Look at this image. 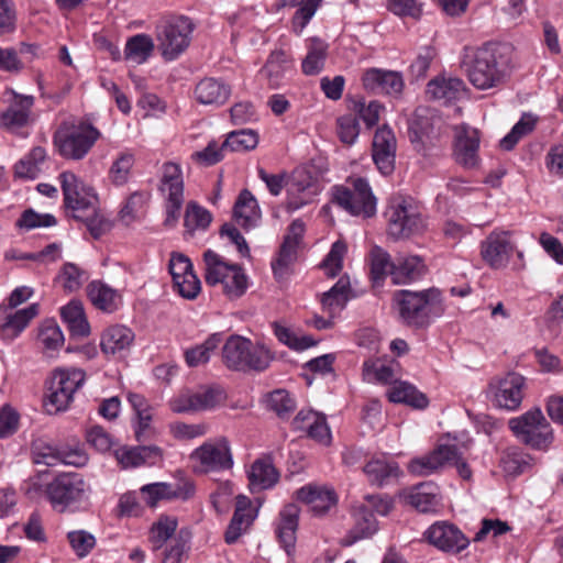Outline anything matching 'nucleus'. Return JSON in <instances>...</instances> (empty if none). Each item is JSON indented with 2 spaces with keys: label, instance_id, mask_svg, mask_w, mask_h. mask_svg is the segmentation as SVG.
<instances>
[{
  "label": "nucleus",
  "instance_id": "obj_1",
  "mask_svg": "<svg viewBox=\"0 0 563 563\" xmlns=\"http://www.w3.org/2000/svg\"><path fill=\"white\" fill-rule=\"evenodd\" d=\"M461 67L470 82L479 90L498 87L505 81L508 71L506 58L493 45L464 48Z\"/></svg>",
  "mask_w": 563,
  "mask_h": 563
},
{
  "label": "nucleus",
  "instance_id": "obj_2",
  "mask_svg": "<svg viewBox=\"0 0 563 563\" xmlns=\"http://www.w3.org/2000/svg\"><path fill=\"white\" fill-rule=\"evenodd\" d=\"M205 279L208 285L221 284L224 294L236 299L244 295L246 276L242 264L230 263L212 250L203 253Z\"/></svg>",
  "mask_w": 563,
  "mask_h": 563
},
{
  "label": "nucleus",
  "instance_id": "obj_3",
  "mask_svg": "<svg viewBox=\"0 0 563 563\" xmlns=\"http://www.w3.org/2000/svg\"><path fill=\"white\" fill-rule=\"evenodd\" d=\"M385 214L387 232L395 240L420 234L427 228L419 207L411 198H394Z\"/></svg>",
  "mask_w": 563,
  "mask_h": 563
},
{
  "label": "nucleus",
  "instance_id": "obj_4",
  "mask_svg": "<svg viewBox=\"0 0 563 563\" xmlns=\"http://www.w3.org/2000/svg\"><path fill=\"white\" fill-rule=\"evenodd\" d=\"M508 424L520 442L534 450L547 451L554 440L552 427L539 408L511 418Z\"/></svg>",
  "mask_w": 563,
  "mask_h": 563
},
{
  "label": "nucleus",
  "instance_id": "obj_5",
  "mask_svg": "<svg viewBox=\"0 0 563 563\" xmlns=\"http://www.w3.org/2000/svg\"><path fill=\"white\" fill-rule=\"evenodd\" d=\"M194 29L192 21L184 15L163 20L156 26L157 46L165 60H174L187 49Z\"/></svg>",
  "mask_w": 563,
  "mask_h": 563
},
{
  "label": "nucleus",
  "instance_id": "obj_6",
  "mask_svg": "<svg viewBox=\"0 0 563 563\" xmlns=\"http://www.w3.org/2000/svg\"><path fill=\"white\" fill-rule=\"evenodd\" d=\"M440 300L438 289L422 291L398 290L394 294V302L400 319L409 327L422 328L429 324L430 307Z\"/></svg>",
  "mask_w": 563,
  "mask_h": 563
},
{
  "label": "nucleus",
  "instance_id": "obj_7",
  "mask_svg": "<svg viewBox=\"0 0 563 563\" xmlns=\"http://www.w3.org/2000/svg\"><path fill=\"white\" fill-rule=\"evenodd\" d=\"M100 136V132L89 123L60 126L53 141L58 154L73 161L82 159Z\"/></svg>",
  "mask_w": 563,
  "mask_h": 563
},
{
  "label": "nucleus",
  "instance_id": "obj_8",
  "mask_svg": "<svg viewBox=\"0 0 563 563\" xmlns=\"http://www.w3.org/2000/svg\"><path fill=\"white\" fill-rule=\"evenodd\" d=\"M352 187L335 186L332 189V201L352 216L364 219L376 214V197L368 183L363 178H355Z\"/></svg>",
  "mask_w": 563,
  "mask_h": 563
},
{
  "label": "nucleus",
  "instance_id": "obj_9",
  "mask_svg": "<svg viewBox=\"0 0 563 563\" xmlns=\"http://www.w3.org/2000/svg\"><path fill=\"white\" fill-rule=\"evenodd\" d=\"M85 382V373L80 369H56L47 386L44 408L54 415L68 408L76 390Z\"/></svg>",
  "mask_w": 563,
  "mask_h": 563
},
{
  "label": "nucleus",
  "instance_id": "obj_10",
  "mask_svg": "<svg viewBox=\"0 0 563 563\" xmlns=\"http://www.w3.org/2000/svg\"><path fill=\"white\" fill-rule=\"evenodd\" d=\"M286 208L296 211L313 203L321 192L319 180L307 166L296 167L285 184Z\"/></svg>",
  "mask_w": 563,
  "mask_h": 563
},
{
  "label": "nucleus",
  "instance_id": "obj_11",
  "mask_svg": "<svg viewBox=\"0 0 563 563\" xmlns=\"http://www.w3.org/2000/svg\"><path fill=\"white\" fill-rule=\"evenodd\" d=\"M88 486L78 473H60L47 484L45 493L52 507L64 512L70 505L81 501Z\"/></svg>",
  "mask_w": 563,
  "mask_h": 563
},
{
  "label": "nucleus",
  "instance_id": "obj_12",
  "mask_svg": "<svg viewBox=\"0 0 563 563\" xmlns=\"http://www.w3.org/2000/svg\"><path fill=\"white\" fill-rule=\"evenodd\" d=\"M33 461L36 464L55 466L57 464L81 467L88 462L87 454L79 448H59L47 439L38 438L32 442Z\"/></svg>",
  "mask_w": 563,
  "mask_h": 563
},
{
  "label": "nucleus",
  "instance_id": "obj_13",
  "mask_svg": "<svg viewBox=\"0 0 563 563\" xmlns=\"http://www.w3.org/2000/svg\"><path fill=\"white\" fill-rule=\"evenodd\" d=\"M60 186L64 195V203L71 211V216L81 217L84 212H93L98 198L90 187L71 172H63L59 175Z\"/></svg>",
  "mask_w": 563,
  "mask_h": 563
},
{
  "label": "nucleus",
  "instance_id": "obj_14",
  "mask_svg": "<svg viewBox=\"0 0 563 563\" xmlns=\"http://www.w3.org/2000/svg\"><path fill=\"white\" fill-rule=\"evenodd\" d=\"M423 537L431 545L450 554H457L470 545V539L462 530L445 520L431 525Z\"/></svg>",
  "mask_w": 563,
  "mask_h": 563
},
{
  "label": "nucleus",
  "instance_id": "obj_15",
  "mask_svg": "<svg viewBox=\"0 0 563 563\" xmlns=\"http://www.w3.org/2000/svg\"><path fill=\"white\" fill-rule=\"evenodd\" d=\"M198 473H210L229 470L233 462L225 441L206 442L190 454Z\"/></svg>",
  "mask_w": 563,
  "mask_h": 563
},
{
  "label": "nucleus",
  "instance_id": "obj_16",
  "mask_svg": "<svg viewBox=\"0 0 563 563\" xmlns=\"http://www.w3.org/2000/svg\"><path fill=\"white\" fill-rule=\"evenodd\" d=\"M479 249L483 261L489 267L499 269L507 266L516 244L509 231L494 230L481 242Z\"/></svg>",
  "mask_w": 563,
  "mask_h": 563
},
{
  "label": "nucleus",
  "instance_id": "obj_17",
  "mask_svg": "<svg viewBox=\"0 0 563 563\" xmlns=\"http://www.w3.org/2000/svg\"><path fill=\"white\" fill-rule=\"evenodd\" d=\"M246 188L241 189L234 203L232 217L219 229V236L227 245H233L241 256L246 254V240L242 233L246 230Z\"/></svg>",
  "mask_w": 563,
  "mask_h": 563
},
{
  "label": "nucleus",
  "instance_id": "obj_18",
  "mask_svg": "<svg viewBox=\"0 0 563 563\" xmlns=\"http://www.w3.org/2000/svg\"><path fill=\"white\" fill-rule=\"evenodd\" d=\"M453 459H456V446L439 444L429 453L410 460L407 468L415 476H429L450 465Z\"/></svg>",
  "mask_w": 563,
  "mask_h": 563
},
{
  "label": "nucleus",
  "instance_id": "obj_19",
  "mask_svg": "<svg viewBox=\"0 0 563 563\" xmlns=\"http://www.w3.org/2000/svg\"><path fill=\"white\" fill-rule=\"evenodd\" d=\"M525 377L517 373H508L496 384H490L494 404L506 410H516L523 398Z\"/></svg>",
  "mask_w": 563,
  "mask_h": 563
},
{
  "label": "nucleus",
  "instance_id": "obj_20",
  "mask_svg": "<svg viewBox=\"0 0 563 563\" xmlns=\"http://www.w3.org/2000/svg\"><path fill=\"white\" fill-rule=\"evenodd\" d=\"M397 142L388 126L379 128L373 137L372 156L377 169L385 176L395 169Z\"/></svg>",
  "mask_w": 563,
  "mask_h": 563
},
{
  "label": "nucleus",
  "instance_id": "obj_21",
  "mask_svg": "<svg viewBox=\"0 0 563 563\" xmlns=\"http://www.w3.org/2000/svg\"><path fill=\"white\" fill-rule=\"evenodd\" d=\"M363 87L372 92L393 97L401 95L405 81L402 74L395 70L368 68L362 77Z\"/></svg>",
  "mask_w": 563,
  "mask_h": 563
},
{
  "label": "nucleus",
  "instance_id": "obj_22",
  "mask_svg": "<svg viewBox=\"0 0 563 563\" xmlns=\"http://www.w3.org/2000/svg\"><path fill=\"white\" fill-rule=\"evenodd\" d=\"M454 133L455 161L466 168L475 167L478 164V131L466 124H460L454 128Z\"/></svg>",
  "mask_w": 563,
  "mask_h": 563
},
{
  "label": "nucleus",
  "instance_id": "obj_23",
  "mask_svg": "<svg viewBox=\"0 0 563 563\" xmlns=\"http://www.w3.org/2000/svg\"><path fill=\"white\" fill-rule=\"evenodd\" d=\"M195 494V485L190 481L177 483L175 485L168 483H152L141 488V495L144 503L150 507H155L162 500L181 499L188 500Z\"/></svg>",
  "mask_w": 563,
  "mask_h": 563
},
{
  "label": "nucleus",
  "instance_id": "obj_24",
  "mask_svg": "<svg viewBox=\"0 0 563 563\" xmlns=\"http://www.w3.org/2000/svg\"><path fill=\"white\" fill-rule=\"evenodd\" d=\"M135 334L126 325L114 324L108 327L101 334L100 347L107 357L123 358L133 345Z\"/></svg>",
  "mask_w": 563,
  "mask_h": 563
},
{
  "label": "nucleus",
  "instance_id": "obj_25",
  "mask_svg": "<svg viewBox=\"0 0 563 563\" xmlns=\"http://www.w3.org/2000/svg\"><path fill=\"white\" fill-rule=\"evenodd\" d=\"M435 115L428 108H419L415 111L409 123V139L415 150L426 153L431 145L434 132Z\"/></svg>",
  "mask_w": 563,
  "mask_h": 563
},
{
  "label": "nucleus",
  "instance_id": "obj_26",
  "mask_svg": "<svg viewBox=\"0 0 563 563\" xmlns=\"http://www.w3.org/2000/svg\"><path fill=\"white\" fill-rule=\"evenodd\" d=\"M292 428L303 431L312 440L329 445L332 440L325 417L313 410H300L292 420Z\"/></svg>",
  "mask_w": 563,
  "mask_h": 563
},
{
  "label": "nucleus",
  "instance_id": "obj_27",
  "mask_svg": "<svg viewBox=\"0 0 563 563\" xmlns=\"http://www.w3.org/2000/svg\"><path fill=\"white\" fill-rule=\"evenodd\" d=\"M12 309L0 306V333L4 340L15 339L38 313V306L32 303L26 308L11 312Z\"/></svg>",
  "mask_w": 563,
  "mask_h": 563
},
{
  "label": "nucleus",
  "instance_id": "obj_28",
  "mask_svg": "<svg viewBox=\"0 0 563 563\" xmlns=\"http://www.w3.org/2000/svg\"><path fill=\"white\" fill-rule=\"evenodd\" d=\"M12 95V103L8 110L0 115V125L8 130H14L27 125L34 104V97L31 95H19L14 91Z\"/></svg>",
  "mask_w": 563,
  "mask_h": 563
},
{
  "label": "nucleus",
  "instance_id": "obj_29",
  "mask_svg": "<svg viewBox=\"0 0 563 563\" xmlns=\"http://www.w3.org/2000/svg\"><path fill=\"white\" fill-rule=\"evenodd\" d=\"M300 509L296 504H288L279 512L276 525V536L287 554H291L296 544V531L298 528Z\"/></svg>",
  "mask_w": 563,
  "mask_h": 563
},
{
  "label": "nucleus",
  "instance_id": "obj_30",
  "mask_svg": "<svg viewBox=\"0 0 563 563\" xmlns=\"http://www.w3.org/2000/svg\"><path fill=\"white\" fill-rule=\"evenodd\" d=\"M296 497L309 505L311 510L318 516L328 512L338 501L335 492L332 488L317 485H307L299 488L296 492Z\"/></svg>",
  "mask_w": 563,
  "mask_h": 563
},
{
  "label": "nucleus",
  "instance_id": "obj_31",
  "mask_svg": "<svg viewBox=\"0 0 563 563\" xmlns=\"http://www.w3.org/2000/svg\"><path fill=\"white\" fill-rule=\"evenodd\" d=\"M467 88L464 81L457 77L439 76L429 81L427 95L444 103L460 100L466 95Z\"/></svg>",
  "mask_w": 563,
  "mask_h": 563
},
{
  "label": "nucleus",
  "instance_id": "obj_32",
  "mask_svg": "<svg viewBox=\"0 0 563 563\" xmlns=\"http://www.w3.org/2000/svg\"><path fill=\"white\" fill-rule=\"evenodd\" d=\"M279 481V473L273 464L271 456L256 460L249 472V489L265 490L273 488Z\"/></svg>",
  "mask_w": 563,
  "mask_h": 563
},
{
  "label": "nucleus",
  "instance_id": "obj_33",
  "mask_svg": "<svg viewBox=\"0 0 563 563\" xmlns=\"http://www.w3.org/2000/svg\"><path fill=\"white\" fill-rule=\"evenodd\" d=\"M427 267L421 257L417 255L399 256L391 271V282L395 285H406L424 276Z\"/></svg>",
  "mask_w": 563,
  "mask_h": 563
},
{
  "label": "nucleus",
  "instance_id": "obj_34",
  "mask_svg": "<svg viewBox=\"0 0 563 563\" xmlns=\"http://www.w3.org/2000/svg\"><path fill=\"white\" fill-rule=\"evenodd\" d=\"M363 471L368 481L378 486L387 484L390 479L398 478L401 473L398 464L385 455L368 461Z\"/></svg>",
  "mask_w": 563,
  "mask_h": 563
},
{
  "label": "nucleus",
  "instance_id": "obj_35",
  "mask_svg": "<svg viewBox=\"0 0 563 563\" xmlns=\"http://www.w3.org/2000/svg\"><path fill=\"white\" fill-rule=\"evenodd\" d=\"M387 397L391 402L406 404L417 409H423L428 406L427 396L405 380H395L387 389Z\"/></svg>",
  "mask_w": 563,
  "mask_h": 563
},
{
  "label": "nucleus",
  "instance_id": "obj_36",
  "mask_svg": "<svg viewBox=\"0 0 563 563\" xmlns=\"http://www.w3.org/2000/svg\"><path fill=\"white\" fill-rule=\"evenodd\" d=\"M407 500L421 512L435 511L440 505L439 487L431 482L419 484L408 493Z\"/></svg>",
  "mask_w": 563,
  "mask_h": 563
},
{
  "label": "nucleus",
  "instance_id": "obj_37",
  "mask_svg": "<svg viewBox=\"0 0 563 563\" xmlns=\"http://www.w3.org/2000/svg\"><path fill=\"white\" fill-rule=\"evenodd\" d=\"M306 48L307 54L301 63L302 73L308 76L318 75L324 67L329 45L319 37H310L306 41Z\"/></svg>",
  "mask_w": 563,
  "mask_h": 563
},
{
  "label": "nucleus",
  "instance_id": "obj_38",
  "mask_svg": "<svg viewBox=\"0 0 563 563\" xmlns=\"http://www.w3.org/2000/svg\"><path fill=\"white\" fill-rule=\"evenodd\" d=\"M223 364L231 371H244L246 368V338L232 334L222 346Z\"/></svg>",
  "mask_w": 563,
  "mask_h": 563
},
{
  "label": "nucleus",
  "instance_id": "obj_39",
  "mask_svg": "<svg viewBox=\"0 0 563 563\" xmlns=\"http://www.w3.org/2000/svg\"><path fill=\"white\" fill-rule=\"evenodd\" d=\"M197 100L202 104H223L229 96L230 88L214 78H205L198 82L195 89Z\"/></svg>",
  "mask_w": 563,
  "mask_h": 563
},
{
  "label": "nucleus",
  "instance_id": "obj_40",
  "mask_svg": "<svg viewBox=\"0 0 563 563\" xmlns=\"http://www.w3.org/2000/svg\"><path fill=\"white\" fill-rule=\"evenodd\" d=\"M354 525L347 534V545L372 537L378 529L377 520L367 507L360 506L353 512Z\"/></svg>",
  "mask_w": 563,
  "mask_h": 563
},
{
  "label": "nucleus",
  "instance_id": "obj_41",
  "mask_svg": "<svg viewBox=\"0 0 563 563\" xmlns=\"http://www.w3.org/2000/svg\"><path fill=\"white\" fill-rule=\"evenodd\" d=\"M292 67V57L284 49L271 53L262 73L273 87H279L288 70Z\"/></svg>",
  "mask_w": 563,
  "mask_h": 563
},
{
  "label": "nucleus",
  "instance_id": "obj_42",
  "mask_svg": "<svg viewBox=\"0 0 563 563\" xmlns=\"http://www.w3.org/2000/svg\"><path fill=\"white\" fill-rule=\"evenodd\" d=\"M88 297L93 306L102 311L113 312L118 309L119 294L101 282H91L88 285Z\"/></svg>",
  "mask_w": 563,
  "mask_h": 563
},
{
  "label": "nucleus",
  "instance_id": "obj_43",
  "mask_svg": "<svg viewBox=\"0 0 563 563\" xmlns=\"http://www.w3.org/2000/svg\"><path fill=\"white\" fill-rule=\"evenodd\" d=\"M60 314L73 335L87 336L89 334L90 327L79 301H70L62 308Z\"/></svg>",
  "mask_w": 563,
  "mask_h": 563
},
{
  "label": "nucleus",
  "instance_id": "obj_44",
  "mask_svg": "<svg viewBox=\"0 0 563 563\" xmlns=\"http://www.w3.org/2000/svg\"><path fill=\"white\" fill-rule=\"evenodd\" d=\"M362 375L363 379L367 383H380L391 386L395 380H398L396 378L395 365L385 364L379 361H365L362 367Z\"/></svg>",
  "mask_w": 563,
  "mask_h": 563
},
{
  "label": "nucleus",
  "instance_id": "obj_45",
  "mask_svg": "<svg viewBox=\"0 0 563 563\" xmlns=\"http://www.w3.org/2000/svg\"><path fill=\"white\" fill-rule=\"evenodd\" d=\"M222 342L221 333L210 334L201 344H198L185 352V360L188 366L196 367L209 362L211 353Z\"/></svg>",
  "mask_w": 563,
  "mask_h": 563
},
{
  "label": "nucleus",
  "instance_id": "obj_46",
  "mask_svg": "<svg viewBox=\"0 0 563 563\" xmlns=\"http://www.w3.org/2000/svg\"><path fill=\"white\" fill-rule=\"evenodd\" d=\"M347 294L349 283L344 279H339L330 290L322 295L321 303L323 311L333 317L343 310L349 299Z\"/></svg>",
  "mask_w": 563,
  "mask_h": 563
},
{
  "label": "nucleus",
  "instance_id": "obj_47",
  "mask_svg": "<svg viewBox=\"0 0 563 563\" xmlns=\"http://www.w3.org/2000/svg\"><path fill=\"white\" fill-rule=\"evenodd\" d=\"M159 188L166 197H184V180L179 165L172 162L163 165Z\"/></svg>",
  "mask_w": 563,
  "mask_h": 563
},
{
  "label": "nucleus",
  "instance_id": "obj_48",
  "mask_svg": "<svg viewBox=\"0 0 563 563\" xmlns=\"http://www.w3.org/2000/svg\"><path fill=\"white\" fill-rule=\"evenodd\" d=\"M153 49V40L146 34H137L126 42L124 55L128 60L142 64L151 56Z\"/></svg>",
  "mask_w": 563,
  "mask_h": 563
},
{
  "label": "nucleus",
  "instance_id": "obj_49",
  "mask_svg": "<svg viewBox=\"0 0 563 563\" xmlns=\"http://www.w3.org/2000/svg\"><path fill=\"white\" fill-rule=\"evenodd\" d=\"M297 247L290 242H283L278 256L272 262V269L278 282L285 280L291 274V266L297 260Z\"/></svg>",
  "mask_w": 563,
  "mask_h": 563
},
{
  "label": "nucleus",
  "instance_id": "obj_50",
  "mask_svg": "<svg viewBox=\"0 0 563 563\" xmlns=\"http://www.w3.org/2000/svg\"><path fill=\"white\" fill-rule=\"evenodd\" d=\"M212 221V214L198 203L190 201L185 212L186 233L192 235L196 230H206Z\"/></svg>",
  "mask_w": 563,
  "mask_h": 563
},
{
  "label": "nucleus",
  "instance_id": "obj_51",
  "mask_svg": "<svg viewBox=\"0 0 563 563\" xmlns=\"http://www.w3.org/2000/svg\"><path fill=\"white\" fill-rule=\"evenodd\" d=\"M266 407L279 418L288 417L296 409L294 397L286 389H276L265 396Z\"/></svg>",
  "mask_w": 563,
  "mask_h": 563
},
{
  "label": "nucleus",
  "instance_id": "obj_52",
  "mask_svg": "<svg viewBox=\"0 0 563 563\" xmlns=\"http://www.w3.org/2000/svg\"><path fill=\"white\" fill-rule=\"evenodd\" d=\"M192 394L197 411L213 409L225 399V393L219 386L201 387L197 391H192Z\"/></svg>",
  "mask_w": 563,
  "mask_h": 563
},
{
  "label": "nucleus",
  "instance_id": "obj_53",
  "mask_svg": "<svg viewBox=\"0 0 563 563\" xmlns=\"http://www.w3.org/2000/svg\"><path fill=\"white\" fill-rule=\"evenodd\" d=\"M134 155L130 152H122L113 161L110 170L109 178L115 186H122L128 183L132 167L134 165Z\"/></svg>",
  "mask_w": 563,
  "mask_h": 563
},
{
  "label": "nucleus",
  "instance_id": "obj_54",
  "mask_svg": "<svg viewBox=\"0 0 563 563\" xmlns=\"http://www.w3.org/2000/svg\"><path fill=\"white\" fill-rule=\"evenodd\" d=\"M371 275L374 282L384 279L387 275L391 277L395 263L390 261L389 254L379 246L371 250Z\"/></svg>",
  "mask_w": 563,
  "mask_h": 563
},
{
  "label": "nucleus",
  "instance_id": "obj_55",
  "mask_svg": "<svg viewBox=\"0 0 563 563\" xmlns=\"http://www.w3.org/2000/svg\"><path fill=\"white\" fill-rule=\"evenodd\" d=\"M536 125V118L531 114H523L512 126L511 131L500 140V147L510 151L518 141L530 133Z\"/></svg>",
  "mask_w": 563,
  "mask_h": 563
},
{
  "label": "nucleus",
  "instance_id": "obj_56",
  "mask_svg": "<svg viewBox=\"0 0 563 563\" xmlns=\"http://www.w3.org/2000/svg\"><path fill=\"white\" fill-rule=\"evenodd\" d=\"M531 456L523 453L519 449L508 450L503 459L501 464L508 474L518 475L527 471L531 466Z\"/></svg>",
  "mask_w": 563,
  "mask_h": 563
},
{
  "label": "nucleus",
  "instance_id": "obj_57",
  "mask_svg": "<svg viewBox=\"0 0 563 563\" xmlns=\"http://www.w3.org/2000/svg\"><path fill=\"white\" fill-rule=\"evenodd\" d=\"M67 540L74 553L79 558H86L96 547V538L86 530H74L67 533Z\"/></svg>",
  "mask_w": 563,
  "mask_h": 563
},
{
  "label": "nucleus",
  "instance_id": "obj_58",
  "mask_svg": "<svg viewBox=\"0 0 563 563\" xmlns=\"http://www.w3.org/2000/svg\"><path fill=\"white\" fill-rule=\"evenodd\" d=\"M246 518V498L239 495L236 498V508L228 526L224 540L228 544L234 543L242 533V523Z\"/></svg>",
  "mask_w": 563,
  "mask_h": 563
},
{
  "label": "nucleus",
  "instance_id": "obj_59",
  "mask_svg": "<svg viewBox=\"0 0 563 563\" xmlns=\"http://www.w3.org/2000/svg\"><path fill=\"white\" fill-rule=\"evenodd\" d=\"M336 133L340 141L346 145H352L358 137L360 124L353 114H344L336 119Z\"/></svg>",
  "mask_w": 563,
  "mask_h": 563
},
{
  "label": "nucleus",
  "instance_id": "obj_60",
  "mask_svg": "<svg viewBox=\"0 0 563 563\" xmlns=\"http://www.w3.org/2000/svg\"><path fill=\"white\" fill-rule=\"evenodd\" d=\"M435 55L437 52L433 46L426 45L420 47L416 58L409 67L410 75L416 79L424 78Z\"/></svg>",
  "mask_w": 563,
  "mask_h": 563
},
{
  "label": "nucleus",
  "instance_id": "obj_61",
  "mask_svg": "<svg viewBox=\"0 0 563 563\" xmlns=\"http://www.w3.org/2000/svg\"><path fill=\"white\" fill-rule=\"evenodd\" d=\"M346 245L342 241L332 244L330 252L322 262V268L329 277H335L342 269Z\"/></svg>",
  "mask_w": 563,
  "mask_h": 563
},
{
  "label": "nucleus",
  "instance_id": "obj_62",
  "mask_svg": "<svg viewBox=\"0 0 563 563\" xmlns=\"http://www.w3.org/2000/svg\"><path fill=\"white\" fill-rule=\"evenodd\" d=\"M38 341L46 350L56 351L64 344V335L56 323L47 322L40 330Z\"/></svg>",
  "mask_w": 563,
  "mask_h": 563
},
{
  "label": "nucleus",
  "instance_id": "obj_63",
  "mask_svg": "<svg viewBox=\"0 0 563 563\" xmlns=\"http://www.w3.org/2000/svg\"><path fill=\"white\" fill-rule=\"evenodd\" d=\"M75 220L84 222L95 239H99L110 229L109 221L99 214L97 206H95L93 212H84L81 217H76Z\"/></svg>",
  "mask_w": 563,
  "mask_h": 563
},
{
  "label": "nucleus",
  "instance_id": "obj_64",
  "mask_svg": "<svg viewBox=\"0 0 563 563\" xmlns=\"http://www.w3.org/2000/svg\"><path fill=\"white\" fill-rule=\"evenodd\" d=\"M272 361L271 350L264 344L258 343L249 347V369L256 372L265 371Z\"/></svg>",
  "mask_w": 563,
  "mask_h": 563
}]
</instances>
